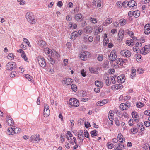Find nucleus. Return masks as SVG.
<instances>
[{
  "instance_id": "21",
  "label": "nucleus",
  "mask_w": 150,
  "mask_h": 150,
  "mask_svg": "<svg viewBox=\"0 0 150 150\" xmlns=\"http://www.w3.org/2000/svg\"><path fill=\"white\" fill-rule=\"evenodd\" d=\"M83 16L81 14L79 13L76 14L75 17V19L78 21H81L82 20Z\"/></svg>"
},
{
  "instance_id": "1",
  "label": "nucleus",
  "mask_w": 150,
  "mask_h": 150,
  "mask_svg": "<svg viewBox=\"0 0 150 150\" xmlns=\"http://www.w3.org/2000/svg\"><path fill=\"white\" fill-rule=\"evenodd\" d=\"M26 17L27 20L32 24L36 23V20L33 13L31 12H28L26 15Z\"/></svg>"
},
{
  "instance_id": "57",
  "label": "nucleus",
  "mask_w": 150,
  "mask_h": 150,
  "mask_svg": "<svg viewBox=\"0 0 150 150\" xmlns=\"http://www.w3.org/2000/svg\"><path fill=\"white\" fill-rule=\"evenodd\" d=\"M137 71L140 74H142L144 72V70L142 68H139L137 69Z\"/></svg>"
},
{
  "instance_id": "37",
  "label": "nucleus",
  "mask_w": 150,
  "mask_h": 150,
  "mask_svg": "<svg viewBox=\"0 0 150 150\" xmlns=\"http://www.w3.org/2000/svg\"><path fill=\"white\" fill-rule=\"evenodd\" d=\"M144 105V104L140 102H138L136 103V106L138 108H140Z\"/></svg>"
},
{
  "instance_id": "56",
  "label": "nucleus",
  "mask_w": 150,
  "mask_h": 150,
  "mask_svg": "<svg viewBox=\"0 0 150 150\" xmlns=\"http://www.w3.org/2000/svg\"><path fill=\"white\" fill-rule=\"evenodd\" d=\"M14 129H15L16 133H19L21 131V129L20 128L17 127H14Z\"/></svg>"
},
{
  "instance_id": "13",
  "label": "nucleus",
  "mask_w": 150,
  "mask_h": 150,
  "mask_svg": "<svg viewBox=\"0 0 150 150\" xmlns=\"http://www.w3.org/2000/svg\"><path fill=\"white\" fill-rule=\"evenodd\" d=\"M99 69V68L90 67L89 68V69L91 73L95 74H98V70Z\"/></svg>"
},
{
  "instance_id": "14",
  "label": "nucleus",
  "mask_w": 150,
  "mask_h": 150,
  "mask_svg": "<svg viewBox=\"0 0 150 150\" xmlns=\"http://www.w3.org/2000/svg\"><path fill=\"white\" fill-rule=\"evenodd\" d=\"M6 119L8 125L12 126L14 124V121L10 116L8 115L6 117Z\"/></svg>"
},
{
  "instance_id": "23",
  "label": "nucleus",
  "mask_w": 150,
  "mask_h": 150,
  "mask_svg": "<svg viewBox=\"0 0 150 150\" xmlns=\"http://www.w3.org/2000/svg\"><path fill=\"white\" fill-rule=\"evenodd\" d=\"M95 84L96 86L99 87H102L103 85V83L102 82H100L98 80L95 81Z\"/></svg>"
},
{
  "instance_id": "16",
  "label": "nucleus",
  "mask_w": 150,
  "mask_h": 150,
  "mask_svg": "<svg viewBox=\"0 0 150 150\" xmlns=\"http://www.w3.org/2000/svg\"><path fill=\"white\" fill-rule=\"evenodd\" d=\"M71 82V79L69 78H67L66 79L62 81V83L67 85H70Z\"/></svg>"
},
{
  "instance_id": "42",
  "label": "nucleus",
  "mask_w": 150,
  "mask_h": 150,
  "mask_svg": "<svg viewBox=\"0 0 150 150\" xmlns=\"http://www.w3.org/2000/svg\"><path fill=\"white\" fill-rule=\"evenodd\" d=\"M81 74L83 77H85L86 76V72L84 71V69H83L81 71Z\"/></svg>"
},
{
  "instance_id": "64",
  "label": "nucleus",
  "mask_w": 150,
  "mask_h": 150,
  "mask_svg": "<svg viewBox=\"0 0 150 150\" xmlns=\"http://www.w3.org/2000/svg\"><path fill=\"white\" fill-rule=\"evenodd\" d=\"M90 21L93 23H96L97 22V20L95 18H91Z\"/></svg>"
},
{
  "instance_id": "58",
  "label": "nucleus",
  "mask_w": 150,
  "mask_h": 150,
  "mask_svg": "<svg viewBox=\"0 0 150 150\" xmlns=\"http://www.w3.org/2000/svg\"><path fill=\"white\" fill-rule=\"evenodd\" d=\"M107 145L109 149H111L112 148L113 144L112 143L111 144L110 143H108Z\"/></svg>"
},
{
  "instance_id": "61",
  "label": "nucleus",
  "mask_w": 150,
  "mask_h": 150,
  "mask_svg": "<svg viewBox=\"0 0 150 150\" xmlns=\"http://www.w3.org/2000/svg\"><path fill=\"white\" fill-rule=\"evenodd\" d=\"M134 11H130L128 13V16L130 17H132L134 15Z\"/></svg>"
},
{
  "instance_id": "20",
  "label": "nucleus",
  "mask_w": 150,
  "mask_h": 150,
  "mask_svg": "<svg viewBox=\"0 0 150 150\" xmlns=\"http://www.w3.org/2000/svg\"><path fill=\"white\" fill-rule=\"evenodd\" d=\"M144 32L146 34H149L150 33V27L146 24L144 28Z\"/></svg>"
},
{
  "instance_id": "50",
  "label": "nucleus",
  "mask_w": 150,
  "mask_h": 150,
  "mask_svg": "<svg viewBox=\"0 0 150 150\" xmlns=\"http://www.w3.org/2000/svg\"><path fill=\"white\" fill-rule=\"evenodd\" d=\"M84 136L86 138H89V134L87 130H84Z\"/></svg>"
},
{
  "instance_id": "63",
  "label": "nucleus",
  "mask_w": 150,
  "mask_h": 150,
  "mask_svg": "<svg viewBox=\"0 0 150 150\" xmlns=\"http://www.w3.org/2000/svg\"><path fill=\"white\" fill-rule=\"evenodd\" d=\"M63 5V3L61 1H59L57 3V6L59 7H61Z\"/></svg>"
},
{
  "instance_id": "19",
  "label": "nucleus",
  "mask_w": 150,
  "mask_h": 150,
  "mask_svg": "<svg viewBox=\"0 0 150 150\" xmlns=\"http://www.w3.org/2000/svg\"><path fill=\"white\" fill-rule=\"evenodd\" d=\"M77 32L75 31L73 32L71 34V39L73 40H74L77 37Z\"/></svg>"
},
{
  "instance_id": "17",
  "label": "nucleus",
  "mask_w": 150,
  "mask_h": 150,
  "mask_svg": "<svg viewBox=\"0 0 150 150\" xmlns=\"http://www.w3.org/2000/svg\"><path fill=\"white\" fill-rule=\"evenodd\" d=\"M112 19L111 18H108L105 20V22L103 23V25L104 26H107L108 24H110L112 22Z\"/></svg>"
},
{
  "instance_id": "10",
  "label": "nucleus",
  "mask_w": 150,
  "mask_h": 150,
  "mask_svg": "<svg viewBox=\"0 0 150 150\" xmlns=\"http://www.w3.org/2000/svg\"><path fill=\"white\" fill-rule=\"evenodd\" d=\"M135 4H136V3L134 1L132 0L128 2L127 5H128L130 8H135V7H136V5Z\"/></svg>"
},
{
  "instance_id": "25",
  "label": "nucleus",
  "mask_w": 150,
  "mask_h": 150,
  "mask_svg": "<svg viewBox=\"0 0 150 150\" xmlns=\"http://www.w3.org/2000/svg\"><path fill=\"white\" fill-rule=\"evenodd\" d=\"M117 138L121 143H122L124 140V138H123V135L121 133H120L118 134Z\"/></svg>"
},
{
  "instance_id": "38",
  "label": "nucleus",
  "mask_w": 150,
  "mask_h": 150,
  "mask_svg": "<svg viewBox=\"0 0 150 150\" xmlns=\"http://www.w3.org/2000/svg\"><path fill=\"white\" fill-rule=\"evenodd\" d=\"M7 58L9 59L12 60L14 59V57L13 55V54L10 53L7 56Z\"/></svg>"
},
{
  "instance_id": "47",
  "label": "nucleus",
  "mask_w": 150,
  "mask_h": 150,
  "mask_svg": "<svg viewBox=\"0 0 150 150\" xmlns=\"http://www.w3.org/2000/svg\"><path fill=\"white\" fill-rule=\"evenodd\" d=\"M16 72L15 71H12L10 74V76L11 77L13 78L16 75Z\"/></svg>"
},
{
  "instance_id": "4",
  "label": "nucleus",
  "mask_w": 150,
  "mask_h": 150,
  "mask_svg": "<svg viewBox=\"0 0 150 150\" xmlns=\"http://www.w3.org/2000/svg\"><path fill=\"white\" fill-rule=\"evenodd\" d=\"M140 52L141 54L143 55H145L149 53L150 52V45H145L142 48Z\"/></svg>"
},
{
  "instance_id": "55",
  "label": "nucleus",
  "mask_w": 150,
  "mask_h": 150,
  "mask_svg": "<svg viewBox=\"0 0 150 150\" xmlns=\"http://www.w3.org/2000/svg\"><path fill=\"white\" fill-rule=\"evenodd\" d=\"M133 50L134 51L137 52H139L138 51V50L139 51L140 50L139 48L135 46H134L133 47Z\"/></svg>"
},
{
  "instance_id": "32",
  "label": "nucleus",
  "mask_w": 150,
  "mask_h": 150,
  "mask_svg": "<svg viewBox=\"0 0 150 150\" xmlns=\"http://www.w3.org/2000/svg\"><path fill=\"white\" fill-rule=\"evenodd\" d=\"M38 44L41 47L45 46L46 44L45 42L42 40H40L38 41Z\"/></svg>"
},
{
  "instance_id": "30",
  "label": "nucleus",
  "mask_w": 150,
  "mask_h": 150,
  "mask_svg": "<svg viewBox=\"0 0 150 150\" xmlns=\"http://www.w3.org/2000/svg\"><path fill=\"white\" fill-rule=\"evenodd\" d=\"M131 132L133 134L136 133L138 132V129L134 126L131 129Z\"/></svg>"
},
{
  "instance_id": "51",
  "label": "nucleus",
  "mask_w": 150,
  "mask_h": 150,
  "mask_svg": "<svg viewBox=\"0 0 150 150\" xmlns=\"http://www.w3.org/2000/svg\"><path fill=\"white\" fill-rule=\"evenodd\" d=\"M53 56H55V57L57 58L59 57L60 56V55L58 54V53L57 52H53V55L52 57H53Z\"/></svg>"
},
{
  "instance_id": "26",
  "label": "nucleus",
  "mask_w": 150,
  "mask_h": 150,
  "mask_svg": "<svg viewBox=\"0 0 150 150\" xmlns=\"http://www.w3.org/2000/svg\"><path fill=\"white\" fill-rule=\"evenodd\" d=\"M120 108L122 111L126 110L127 109L125 104L124 103H122L120 104Z\"/></svg>"
},
{
  "instance_id": "15",
  "label": "nucleus",
  "mask_w": 150,
  "mask_h": 150,
  "mask_svg": "<svg viewBox=\"0 0 150 150\" xmlns=\"http://www.w3.org/2000/svg\"><path fill=\"white\" fill-rule=\"evenodd\" d=\"M44 51L46 54H47L51 57H52L53 55V52L48 47L45 48Z\"/></svg>"
},
{
  "instance_id": "5",
  "label": "nucleus",
  "mask_w": 150,
  "mask_h": 150,
  "mask_svg": "<svg viewBox=\"0 0 150 150\" xmlns=\"http://www.w3.org/2000/svg\"><path fill=\"white\" fill-rule=\"evenodd\" d=\"M39 64L42 67H44L46 65V63L44 57L39 56L37 57Z\"/></svg>"
},
{
  "instance_id": "40",
  "label": "nucleus",
  "mask_w": 150,
  "mask_h": 150,
  "mask_svg": "<svg viewBox=\"0 0 150 150\" xmlns=\"http://www.w3.org/2000/svg\"><path fill=\"white\" fill-rule=\"evenodd\" d=\"M49 62L51 63V64L52 65H53L55 63V61L52 58V57H49V58L48 59Z\"/></svg>"
},
{
  "instance_id": "36",
  "label": "nucleus",
  "mask_w": 150,
  "mask_h": 150,
  "mask_svg": "<svg viewBox=\"0 0 150 150\" xmlns=\"http://www.w3.org/2000/svg\"><path fill=\"white\" fill-rule=\"evenodd\" d=\"M115 88L117 90L119 89H122L123 88V86L122 84H116L115 86Z\"/></svg>"
},
{
  "instance_id": "2",
  "label": "nucleus",
  "mask_w": 150,
  "mask_h": 150,
  "mask_svg": "<svg viewBox=\"0 0 150 150\" xmlns=\"http://www.w3.org/2000/svg\"><path fill=\"white\" fill-rule=\"evenodd\" d=\"M69 104L72 106L77 107L79 105V103L78 100L75 98H72L69 101Z\"/></svg>"
},
{
  "instance_id": "46",
  "label": "nucleus",
  "mask_w": 150,
  "mask_h": 150,
  "mask_svg": "<svg viewBox=\"0 0 150 150\" xmlns=\"http://www.w3.org/2000/svg\"><path fill=\"white\" fill-rule=\"evenodd\" d=\"M117 57V55L116 56H114L113 57H109V60L112 61V62L115 61Z\"/></svg>"
},
{
  "instance_id": "12",
  "label": "nucleus",
  "mask_w": 150,
  "mask_h": 150,
  "mask_svg": "<svg viewBox=\"0 0 150 150\" xmlns=\"http://www.w3.org/2000/svg\"><path fill=\"white\" fill-rule=\"evenodd\" d=\"M9 127L7 130V133L9 135H13L15 133H16L15 132V130L14 129V127Z\"/></svg>"
},
{
  "instance_id": "54",
  "label": "nucleus",
  "mask_w": 150,
  "mask_h": 150,
  "mask_svg": "<svg viewBox=\"0 0 150 150\" xmlns=\"http://www.w3.org/2000/svg\"><path fill=\"white\" fill-rule=\"evenodd\" d=\"M144 114L150 116V110H148L145 111L144 112Z\"/></svg>"
},
{
  "instance_id": "31",
  "label": "nucleus",
  "mask_w": 150,
  "mask_h": 150,
  "mask_svg": "<svg viewBox=\"0 0 150 150\" xmlns=\"http://www.w3.org/2000/svg\"><path fill=\"white\" fill-rule=\"evenodd\" d=\"M133 40L132 39L127 40L126 41V44L129 46H132L133 45Z\"/></svg>"
},
{
  "instance_id": "34",
  "label": "nucleus",
  "mask_w": 150,
  "mask_h": 150,
  "mask_svg": "<svg viewBox=\"0 0 150 150\" xmlns=\"http://www.w3.org/2000/svg\"><path fill=\"white\" fill-rule=\"evenodd\" d=\"M115 113L117 114L118 116L120 118H122L123 116V115L121 112H118V110H116Z\"/></svg>"
},
{
  "instance_id": "41",
  "label": "nucleus",
  "mask_w": 150,
  "mask_h": 150,
  "mask_svg": "<svg viewBox=\"0 0 150 150\" xmlns=\"http://www.w3.org/2000/svg\"><path fill=\"white\" fill-rule=\"evenodd\" d=\"M115 123L116 125L118 126L120 125V122L119 120L117 118H115L114 120Z\"/></svg>"
},
{
  "instance_id": "39",
  "label": "nucleus",
  "mask_w": 150,
  "mask_h": 150,
  "mask_svg": "<svg viewBox=\"0 0 150 150\" xmlns=\"http://www.w3.org/2000/svg\"><path fill=\"white\" fill-rule=\"evenodd\" d=\"M109 42V39H108L107 37V36H106V37L104 39V42H103V45L104 46L106 45Z\"/></svg>"
},
{
  "instance_id": "8",
  "label": "nucleus",
  "mask_w": 150,
  "mask_h": 150,
  "mask_svg": "<svg viewBox=\"0 0 150 150\" xmlns=\"http://www.w3.org/2000/svg\"><path fill=\"white\" fill-rule=\"evenodd\" d=\"M39 136L38 134L31 136L30 137L31 141L33 142H38L40 140V139L38 137Z\"/></svg>"
},
{
  "instance_id": "53",
  "label": "nucleus",
  "mask_w": 150,
  "mask_h": 150,
  "mask_svg": "<svg viewBox=\"0 0 150 150\" xmlns=\"http://www.w3.org/2000/svg\"><path fill=\"white\" fill-rule=\"evenodd\" d=\"M120 77H121V76H119L117 78V81L118 83H123V82H122V80Z\"/></svg>"
},
{
  "instance_id": "22",
  "label": "nucleus",
  "mask_w": 150,
  "mask_h": 150,
  "mask_svg": "<svg viewBox=\"0 0 150 150\" xmlns=\"http://www.w3.org/2000/svg\"><path fill=\"white\" fill-rule=\"evenodd\" d=\"M119 23L121 26H123L127 24V21L126 20L122 18L119 20Z\"/></svg>"
},
{
  "instance_id": "29",
  "label": "nucleus",
  "mask_w": 150,
  "mask_h": 150,
  "mask_svg": "<svg viewBox=\"0 0 150 150\" xmlns=\"http://www.w3.org/2000/svg\"><path fill=\"white\" fill-rule=\"evenodd\" d=\"M98 132L95 129L91 131L90 132V134L92 137H93L95 136H96L97 135Z\"/></svg>"
},
{
  "instance_id": "44",
  "label": "nucleus",
  "mask_w": 150,
  "mask_h": 150,
  "mask_svg": "<svg viewBox=\"0 0 150 150\" xmlns=\"http://www.w3.org/2000/svg\"><path fill=\"white\" fill-rule=\"evenodd\" d=\"M114 56H116V53L115 50H112L110 54L109 57H113Z\"/></svg>"
},
{
  "instance_id": "11",
  "label": "nucleus",
  "mask_w": 150,
  "mask_h": 150,
  "mask_svg": "<svg viewBox=\"0 0 150 150\" xmlns=\"http://www.w3.org/2000/svg\"><path fill=\"white\" fill-rule=\"evenodd\" d=\"M93 28L89 26H88L85 27L83 30V32L86 34L91 33L92 32Z\"/></svg>"
},
{
  "instance_id": "18",
  "label": "nucleus",
  "mask_w": 150,
  "mask_h": 150,
  "mask_svg": "<svg viewBox=\"0 0 150 150\" xmlns=\"http://www.w3.org/2000/svg\"><path fill=\"white\" fill-rule=\"evenodd\" d=\"M108 101L106 99H104L102 101H99L97 102L96 105L98 106H101L108 103Z\"/></svg>"
},
{
  "instance_id": "49",
  "label": "nucleus",
  "mask_w": 150,
  "mask_h": 150,
  "mask_svg": "<svg viewBox=\"0 0 150 150\" xmlns=\"http://www.w3.org/2000/svg\"><path fill=\"white\" fill-rule=\"evenodd\" d=\"M128 123L129 126H132L134 124L133 119H131L128 122Z\"/></svg>"
},
{
  "instance_id": "33",
  "label": "nucleus",
  "mask_w": 150,
  "mask_h": 150,
  "mask_svg": "<svg viewBox=\"0 0 150 150\" xmlns=\"http://www.w3.org/2000/svg\"><path fill=\"white\" fill-rule=\"evenodd\" d=\"M134 17L136 18L138 17L140 15V12L138 10H137L134 11Z\"/></svg>"
},
{
  "instance_id": "27",
  "label": "nucleus",
  "mask_w": 150,
  "mask_h": 150,
  "mask_svg": "<svg viewBox=\"0 0 150 150\" xmlns=\"http://www.w3.org/2000/svg\"><path fill=\"white\" fill-rule=\"evenodd\" d=\"M50 113V110H44V117H47Z\"/></svg>"
},
{
  "instance_id": "43",
  "label": "nucleus",
  "mask_w": 150,
  "mask_h": 150,
  "mask_svg": "<svg viewBox=\"0 0 150 150\" xmlns=\"http://www.w3.org/2000/svg\"><path fill=\"white\" fill-rule=\"evenodd\" d=\"M21 57L22 58L24 59V60L27 61L28 60V58L26 57V54L25 52H23L21 54Z\"/></svg>"
},
{
  "instance_id": "59",
  "label": "nucleus",
  "mask_w": 150,
  "mask_h": 150,
  "mask_svg": "<svg viewBox=\"0 0 150 150\" xmlns=\"http://www.w3.org/2000/svg\"><path fill=\"white\" fill-rule=\"evenodd\" d=\"M25 76L26 78L28 80H29V81H31V80L32 77L30 76L28 74H26Z\"/></svg>"
},
{
  "instance_id": "28",
  "label": "nucleus",
  "mask_w": 150,
  "mask_h": 150,
  "mask_svg": "<svg viewBox=\"0 0 150 150\" xmlns=\"http://www.w3.org/2000/svg\"><path fill=\"white\" fill-rule=\"evenodd\" d=\"M137 126H139V129L141 131H143L145 127L142 123L137 124Z\"/></svg>"
},
{
  "instance_id": "6",
  "label": "nucleus",
  "mask_w": 150,
  "mask_h": 150,
  "mask_svg": "<svg viewBox=\"0 0 150 150\" xmlns=\"http://www.w3.org/2000/svg\"><path fill=\"white\" fill-rule=\"evenodd\" d=\"M89 55H90L89 52L87 51H84L81 53L79 57L82 60L85 61L89 57Z\"/></svg>"
},
{
  "instance_id": "24",
  "label": "nucleus",
  "mask_w": 150,
  "mask_h": 150,
  "mask_svg": "<svg viewBox=\"0 0 150 150\" xmlns=\"http://www.w3.org/2000/svg\"><path fill=\"white\" fill-rule=\"evenodd\" d=\"M132 72L131 74V77L132 79H133L134 77L136 75V70L134 69V67H132Z\"/></svg>"
},
{
  "instance_id": "62",
  "label": "nucleus",
  "mask_w": 150,
  "mask_h": 150,
  "mask_svg": "<svg viewBox=\"0 0 150 150\" xmlns=\"http://www.w3.org/2000/svg\"><path fill=\"white\" fill-rule=\"evenodd\" d=\"M66 19L69 21H71L72 20L71 16L69 15H67L66 16Z\"/></svg>"
},
{
  "instance_id": "60",
  "label": "nucleus",
  "mask_w": 150,
  "mask_h": 150,
  "mask_svg": "<svg viewBox=\"0 0 150 150\" xmlns=\"http://www.w3.org/2000/svg\"><path fill=\"white\" fill-rule=\"evenodd\" d=\"M103 57L102 55H99L97 57L98 60L99 61H101L103 60Z\"/></svg>"
},
{
  "instance_id": "9",
  "label": "nucleus",
  "mask_w": 150,
  "mask_h": 150,
  "mask_svg": "<svg viewBox=\"0 0 150 150\" xmlns=\"http://www.w3.org/2000/svg\"><path fill=\"white\" fill-rule=\"evenodd\" d=\"M132 115L133 118L134 119V121L138 122L139 119V117L137 112L135 111H133L132 113Z\"/></svg>"
},
{
  "instance_id": "7",
  "label": "nucleus",
  "mask_w": 150,
  "mask_h": 150,
  "mask_svg": "<svg viewBox=\"0 0 150 150\" xmlns=\"http://www.w3.org/2000/svg\"><path fill=\"white\" fill-rule=\"evenodd\" d=\"M121 54L124 57H129L131 55V52L128 50H123L121 51Z\"/></svg>"
},
{
  "instance_id": "3",
  "label": "nucleus",
  "mask_w": 150,
  "mask_h": 150,
  "mask_svg": "<svg viewBox=\"0 0 150 150\" xmlns=\"http://www.w3.org/2000/svg\"><path fill=\"white\" fill-rule=\"evenodd\" d=\"M16 67V65L15 62H10L6 64V69L8 70L12 71L15 69Z\"/></svg>"
},
{
  "instance_id": "52",
  "label": "nucleus",
  "mask_w": 150,
  "mask_h": 150,
  "mask_svg": "<svg viewBox=\"0 0 150 150\" xmlns=\"http://www.w3.org/2000/svg\"><path fill=\"white\" fill-rule=\"evenodd\" d=\"M109 76L108 74H105L103 77V79L105 81L110 79Z\"/></svg>"
},
{
  "instance_id": "45",
  "label": "nucleus",
  "mask_w": 150,
  "mask_h": 150,
  "mask_svg": "<svg viewBox=\"0 0 150 150\" xmlns=\"http://www.w3.org/2000/svg\"><path fill=\"white\" fill-rule=\"evenodd\" d=\"M83 132L82 130H80L79 132L78 133V136L79 135V137H81L82 138H84V136L83 135Z\"/></svg>"
},
{
  "instance_id": "35",
  "label": "nucleus",
  "mask_w": 150,
  "mask_h": 150,
  "mask_svg": "<svg viewBox=\"0 0 150 150\" xmlns=\"http://www.w3.org/2000/svg\"><path fill=\"white\" fill-rule=\"evenodd\" d=\"M71 89H72L75 92L77 91V86L76 85L73 84L71 85Z\"/></svg>"
},
{
  "instance_id": "48",
  "label": "nucleus",
  "mask_w": 150,
  "mask_h": 150,
  "mask_svg": "<svg viewBox=\"0 0 150 150\" xmlns=\"http://www.w3.org/2000/svg\"><path fill=\"white\" fill-rule=\"evenodd\" d=\"M124 32L123 30H120L119 31L118 34V37H123L124 35Z\"/></svg>"
}]
</instances>
